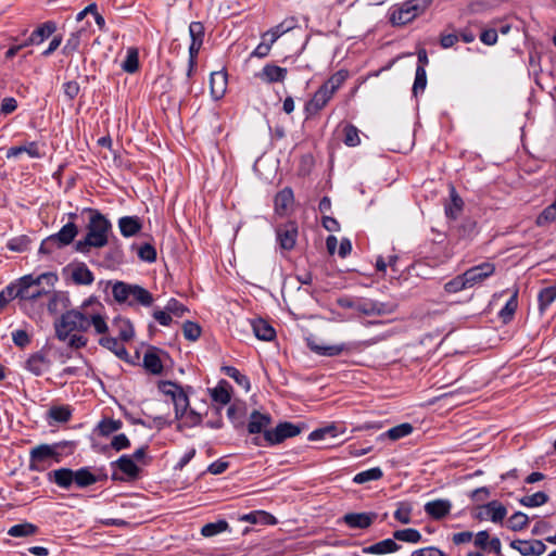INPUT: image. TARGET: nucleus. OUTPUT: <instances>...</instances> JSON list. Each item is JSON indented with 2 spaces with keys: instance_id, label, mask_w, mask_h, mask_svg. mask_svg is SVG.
<instances>
[{
  "instance_id": "7ed1b4c3",
  "label": "nucleus",
  "mask_w": 556,
  "mask_h": 556,
  "mask_svg": "<svg viewBox=\"0 0 556 556\" xmlns=\"http://www.w3.org/2000/svg\"><path fill=\"white\" fill-rule=\"evenodd\" d=\"M48 480L64 490H70L73 485H76L78 489H85L99 481L98 477L87 467L79 468L78 470L70 468L51 470L48 472Z\"/></svg>"
},
{
  "instance_id": "680f3d73",
  "label": "nucleus",
  "mask_w": 556,
  "mask_h": 556,
  "mask_svg": "<svg viewBox=\"0 0 556 556\" xmlns=\"http://www.w3.org/2000/svg\"><path fill=\"white\" fill-rule=\"evenodd\" d=\"M159 389L163 394L169 396L172 401L176 397L177 393L184 391L179 384L172 381H162L159 384Z\"/></svg>"
},
{
  "instance_id": "4be33fe9",
  "label": "nucleus",
  "mask_w": 556,
  "mask_h": 556,
  "mask_svg": "<svg viewBox=\"0 0 556 556\" xmlns=\"http://www.w3.org/2000/svg\"><path fill=\"white\" fill-rule=\"evenodd\" d=\"M400 548L401 545H399L393 539H386L369 546L363 547L362 552L364 554L384 555L397 552Z\"/></svg>"
},
{
  "instance_id": "2eb2a0df",
  "label": "nucleus",
  "mask_w": 556,
  "mask_h": 556,
  "mask_svg": "<svg viewBox=\"0 0 556 556\" xmlns=\"http://www.w3.org/2000/svg\"><path fill=\"white\" fill-rule=\"evenodd\" d=\"M307 345L311 351L314 353L320 355V356H338L342 354L343 352H349L352 350V344L348 343H340V344H332V345H323L318 344L313 340H307Z\"/></svg>"
},
{
  "instance_id": "72a5a7b5",
  "label": "nucleus",
  "mask_w": 556,
  "mask_h": 556,
  "mask_svg": "<svg viewBox=\"0 0 556 556\" xmlns=\"http://www.w3.org/2000/svg\"><path fill=\"white\" fill-rule=\"evenodd\" d=\"M413 430L414 428L410 424L404 422L389 429L388 431L382 433L380 438H389L392 441H396L399 439L409 435L413 432Z\"/></svg>"
},
{
  "instance_id": "3c124183",
  "label": "nucleus",
  "mask_w": 556,
  "mask_h": 556,
  "mask_svg": "<svg viewBox=\"0 0 556 556\" xmlns=\"http://www.w3.org/2000/svg\"><path fill=\"white\" fill-rule=\"evenodd\" d=\"M468 289L464 275H457L453 279L444 283V291L446 293H457Z\"/></svg>"
},
{
  "instance_id": "dca6fc26",
  "label": "nucleus",
  "mask_w": 556,
  "mask_h": 556,
  "mask_svg": "<svg viewBox=\"0 0 556 556\" xmlns=\"http://www.w3.org/2000/svg\"><path fill=\"white\" fill-rule=\"evenodd\" d=\"M333 91L323 84L319 89L314 93L311 101L306 104V110L309 113L320 111L327 105L330 99L333 97Z\"/></svg>"
},
{
  "instance_id": "20e7f679",
  "label": "nucleus",
  "mask_w": 556,
  "mask_h": 556,
  "mask_svg": "<svg viewBox=\"0 0 556 556\" xmlns=\"http://www.w3.org/2000/svg\"><path fill=\"white\" fill-rule=\"evenodd\" d=\"M21 300H37L50 293L58 281L54 273H43L39 276L25 275L17 279Z\"/></svg>"
},
{
  "instance_id": "a878e982",
  "label": "nucleus",
  "mask_w": 556,
  "mask_h": 556,
  "mask_svg": "<svg viewBox=\"0 0 556 556\" xmlns=\"http://www.w3.org/2000/svg\"><path fill=\"white\" fill-rule=\"evenodd\" d=\"M77 235V226L74 223L70 222L65 224L59 232L54 233L53 237L58 242V248H63L65 245L71 244Z\"/></svg>"
},
{
  "instance_id": "864d4df0",
  "label": "nucleus",
  "mask_w": 556,
  "mask_h": 556,
  "mask_svg": "<svg viewBox=\"0 0 556 556\" xmlns=\"http://www.w3.org/2000/svg\"><path fill=\"white\" fill-rule=\"evenodd\" d=\"M223 370L228 377L232 378L241 387L245 388L247 390L250 388L249 378L241 374L236 367L225 366L223 367Z\"/></svg>"
},
{
  "instance_id": "bf43d9fd",
  "label": "nucleus",
  "mask_w": 556,
  "mask_h": 556,
  "mask_svg": "<svg viewBox=\"0 0 556 556\" xmlns=\"http://www.w3.org/2000/svg\"><path fill=\"white\" fill-rule=\"evenodd\" d=\"M348 77V73L344 71H339L334 73L328 80H326L324 84L333 91V93L337 92V90L342 86L344 80Z\"/></svg>"
},
{
  "instance_id": "0eeeda50",
  "label": "nucleus",
  "mask_w": 556,
  "mask_h": 556,
  "mask_svg": "<svg viewBox=\"0 0 556 556\" xmlns=\"http://www.w3.org/2000/svg\"><path fill=\"white\" fill-rule=\"evenodd\" d=\"M59 444H40L30 450V469L39 470L40 466L49 459L60 462Z\"/></svg>"
},
{
  "instance_id": "423d86ee",
  "label": "nucleus",
  "mask_w": 556,
  "mask_h": 556,
  "mask_svg": "<svg viewBox=\"0 0 556 556\" xmlns=\"http://www.w3.org/2000/svg\"><path fill=\"white\" fill-rule=\"evenodd\" d=\"M301 427L292 422H281L274 430L265 431L263 438H254L253 443L260 446H270L279 444L288 438H293L301 433Z\"/></svg>"
},
{
  "instance_id": "13d9d810",
  "label": "nucleus",
  "mask_w": 556,
  "mask_h": 556,
  "mask_svg": "<svg viewBox=\"0 0 556 556\" xmlns=\"http://www.w3.org/2000/svg\"><path fill=\"white\" fill-rule=\"evenodd\" d=\"M138 256L141 261L153 263L156 260V250L155 248L150 243H143L138 249Z\"/></svg>"
},
{
  "instance_id": "5fc2aeb1",
  "label": "nucleus",
  "mask_w": 556,
  "mask_h": 556,
  "mask_svg": "<svg viewBox=\"0 0 556 556\" xmlns=\"http://www.w3.org/2000/svg\"><path fill=\"white\" fill-rule=\"evenodd\" d=\"M427 86V72L422 66H417L415 80L413 85V93L417 96L419 92H422Z\"/></svg>"
},
{
  "instance_id": "a211bd4d",
  "label": "nucleus",
  "mask_w": 556,
  "mask_h": 556,
  "mask_svg": "<svg viewBox=\"0 0 556 556\" xmlns=\"http://www.w3.org/2000/svg\"><path fill=\"white\" fill-rule=\"evenodd\" d=\"M101 336L102 337L98 341L99 345L111 351L119 359L130 363V355L128 351L126 350L124 344L118 342L117 338L105 337L104 334Z\"/></svg>"
},
{
  "instance_id": "4468645a",
  "label": "nucleus",
  "mask_w": 556,
  "mask_h": 556,
  "mask_svg": "<svg viewBox=\"0 0 556 556\" xmlns=\"http://www.w3.org/2000/svg\"><path fill=\"white\" fill-rule=\"evenodd\" d=\"M50 366V358L41 351L31 354L25 363V368L35 376H41L47 372Z\"/></svg>"
},
{
  "instance_id": "6ab92c4d",
  "label": "nucleus",
  "mask_w": 556,
  "mask_h": 556,
  "mask_svg": "<svg viewBox=\"0 0 556 556\" xmlns=\"http://www.w3.org/2000/svg\"><path fill=\"white\" fill-rule=\"evenodd\" d=\"M189 35L191 43L189 46V54L191 56H198L199 51L203 43L204 26L200 22H191L189 25Z\"/></svg>"
},
{
  "instance_id": "6e6d98bb",
  "label": "nucleus",
  "mask_w": 556,
  "mask_h": 556,
  "mask_svg": "<svg viewBox=\"0 0 556 556\" xmlns=\"http://www.w3.org/2000/svg\"><path fill=\"white\" fill-rule=\"evenodd\" d=\"M81 30L72 33L70 37L67 38L62 52L66 55H71L74 52H76L80 46V37H81Z\"/></svg>"
},
{
  "instance_id": "473e14b6",
  "label": "nucleus",
  "mask_w": 556,
  "mask_h": 556,
  "mask_svg": "<svg viewBox=\"0 0 556 556\" xmlns=\"http://www.w3.org/2000/svg\"><path fill=\"white\" fill-rule=\"evenodd\" d=\"M517 296L518 290H515L509 300L506 302L505 306L498 313V316L504 324L509 323L516 313L518 306Z\"/></svg>"
},
{
  "instance_id": "393cba45",
  "label": "nucleus",
  "mask_w": 556,
  "mask_h": 556,
  "mask_svg": "<svg viewBox=\"0 0 556 556\" xmlns=\"http://www.w3.org/2000/svg\"><path fill=\"white\" fill-rule=\"evenodd\" d=\"M71 278L76 285L89 286L93 282L94 276L85 263L76 264L71 269Z\"/></svg>"
},
{
  "instance_id": "774afa93",
  "label": "nucleus",
  "mask_w": 556,
  "mask_h": 556,
  "mask_svg": "<svg viewBox=\"0 0 556 556\" xmlns=\"http://www.w3.org/2000/svg\"><path fill=\"white\" fill-rule=\"evenodd\" d=\"M410 513L412 509L407 505H401L395 511H394V518L400 521L403 525H408L410 522Z\"/></svg>"
},
{
  "instance_id": "ea45409f",
  "label": "nucleus",
  "mask_w": 556,
  "mask_h": 556,
  "mask_svg": "<svg viewBox=\"0 0 556 556\" xmlns=\"http://www.w3.org/2000/svg\"><path fill=\"white\" fill-rule=\"evenodd\" d=\"M122 68L128 74H134L139 68V53L136 48H129L127 50L126 59L122 63Z\"/></svg>"
},
{
  "instance_id": "0e129e2a",
  "label": "nucleus",
  "mask_w": 556,
  "mask_h": 556,
  "mask_svg": "<svg viewBox=\"0 0 556 556\" xmlns=\"http://www.w3.org/2000/svg\"><path fill=\"white\" fill-rule=\"evenodd\" d=\"M134 336L135 331L132 325L128 320H121L118 338L124 342H128L134 338Z\"/></svg>"
},
{
  "instance_id": "cd10ccee",
  "label": "nucleus",
  "mask_w": 556,
  "mask_h": 556,
  "mask_svg": "<svg viewBox=\"0 0 556 556\" xmlns=\"http://www.w3.org/2000/svg\"><path fill=\"white\" fill-rule=\"evenodd\" d=\"M210 393L214 402L226 405L231 400V386L226 380H220L215 388L210 389Z\"/></svg>"
},
{
  "instance_id": "2f4dec72",
  "label": "nucleus",
  "mask_w": 556,
  "mask_h": 556,
  "mask_svg": "<svg viewBox=\"0 0 556 556\" xmlns=\"http://www.w3.org/2000/svg\"><path fill=\"white\" fill-rule=\"evenodd\" d=\"M38 532V527L30 522H23L12 526L8 530V534L13 538H26Z\"/></svg>"
},
{
  "instance_id": "603ef678",
  "label": "nucleus",
  "mask_w": 556,
  "mask_h": 556,
  "mask_svg": "<svg viewBox=\"0 0 556 556\" xmlns=\"http://www.w3.org/2000/svg\"><path fill=\"white\" fill-rule=\"evenodd\" d=\"M529 522V517L521 511L515 513L508 519V528L513 531H520L527 527Z\"/></svg>"
},
{
  "instance_id": "c9c22d12",
  "label": "nucleus",
  "mask_w": 556,
  "mask_h": 556,
  "mask_svg": "<svg viewBox=\"0 0 556 556\" xmlns=\"http://www.w3.org/2000/svg\"><path fill=\"white\" fill-rule=\"evenodd\" d=\"M211 92L218 99L220 98L226 89V75L223 72H215L211 75Z\"/></svg>"
},
{
  "instance_id": "e2e57ef3",
  "label": "nucleus",
  "mask_w": 556,
  "mask_h": 556,
  "mask_svg": "<svg viewBox=\"0 0 556 556\" xmlns=\"http://www.w3.org/2000/svg\"><path fill=\"white\" fill-rule=\"evenodd\" d=\"M29 242H30V240L27 236H20V237H15V238L11 239L8 242V248L11 251L24 252L27 250Z\"/></svg>"
},
{
  "instance_id": "c03bdc74",
  "label": "nucleus",
  "mask_w": 556,
  "mask_h": 556,
  "mask_svg": "<svg viewBox=\"0 0 556 556\" xmlns=\"http://www.w3.org/2000/svg\"><path fill=\"white\" fill-rule=\"evenodd\" d=\"M519 502L526 507H539L548 502V495L545 492L539 491L532 495L521 497Z\"/></svg>"
},
{
  "instance_id": "de8ad7c7",
  "label": "nucleus",
  "mask_w": 556,
  "mask_h": 556,
  "mask_svg": "<svg viewBox=\"0 0 556 556\" xmlns=\"http://www.w3.org/2000/svg\"><path fill=\"white\" fill-rule=\"evenodd\" d=\"M48 416L56 422H66L72 416V410L68 406H52L48 412Z\"/></svg>"
},
{
  "instance_id": "f3484780",
  "label": "nucleus",
  "mask_w": 556,
  "mask_h": 556,
  "mask_svg": "<svg viewBox=\"0 0 556 556\" xmlns=\"http://www.w3.org/2000/svg\"><path fill=\"white\" fill-rule=\"evenodd\" d=\"M287 68L280 67L275 64H266L256 77L267 84L281 83L287 77Z\"/></svg>"
},
{
  "instance_id": "4d7b16f0",
  "label": "nucleus",
  "mask_w": 556,
  "mask_h": 556,
  "mask_svg": "<svg viewBox=\"0 0 556 556\" xmlns=\"http://www.w3.org/2000/svg\"><path fill=\"white\" fill-rule=\"evenodd\" d=\"M184 337L189 341H197L201 336V327L193 321H186L182 325Z\"/></svg>"
},
{
  "instance_id": "052dcab7",
  "label": "nucleus",
  "mask_w": 556,
  "mask_h": 556,
  "mask_svg": "<svg viewBox=\"0 0 556 556\" xmlns=\"http://www.w3.org/2000/svg\"><path fill=\"white\" fill-rule=\"evenodd\" d=\"M348 77V73L344 71H339L334 73L328 80H326L324 84L333 91V93L337 92V90L342 86L344 80Z\"/></svg>"
},
{
  "instance_id": "4c0bfd02",
  "label": "nucleus",
  "mask_w": 556,
  "mask_h": 556,
  "mask_svg": "<svg viewBox=\"0 0 556 556\" xmlns=\"http://www.w3.org/2000/svg\"><path fill=\"white\" fill-rule=\"evenodd\" d=\"M144 368L153 375H160L163 371V365L159 355L154 352H147L143 356Z\"/></svg>"
},
{
  "instance_id": "aec40b11",
  "label": "nucleus",
  "mask_w": 556,
  "mask_h": 556,
  "mask_svg": "<svg viewBox=\"0 0 556 556\" xmlns=\"http://www.w3.org/2000/svg\"><path fill=\"white\" fill-rule=\"evenodd\" d=\"M452 504L448 500H434L425 504V511L433 519H442L450 514Z\"/></svg>"
},
{
  "instance_id": "bb28decb",
  "label": "nucleus",
  "mask_w": 556,
  "mask_h": 556,
  "mask_svg": "<svg viewBox=\"0 0 556 556\" xmlns=\"http://www.w3.org/2000/svg\"><path fill=\"white\" fill-rule=\"evenodd\" d=\"M251 326L254 334L260 340L271 341L276 336L275 329L264 319H253Z\"/></svg>"
},
{
  "instance_id": "58836bf2",
  "label": "nucleus",
  "mask_w": 556,
  "mask_h": 556,
  "mask_svg": "<svg viewBox=\"0 0 556 556\" xmlns=\"http://www.w3.org/2000/svg\"><path fill=\"white\" fill-rule=\"evenodd\" d=\"M422 539L421 533L414 528L396 530L393 532V540H399L407 543H418Z\"/></svg>"
},
{
  "instance_id": "338daca9",
  "label": "nucleus",
  "mask_w": 556,
  "mask_h": 556,
  "mask_svg": "<svg viewBox=\"0 0 556 556\" xmlns=\"http://www.w3.org/2000/svg\"><path fill=\"white\" fill-rule=\"evenodd\" d=\"M12 340L18 348H25L30 343L28 333L23 329H17L12 332Z\"/></svg>"
},
{
  "instance_id": "f8f14e48",
  "label": "nucleus",
  "mask_w": 556,
  "mask_h": 556,
  "mask_svg": "<svg viewBox=\"0 0 556 556\" xmlns=\"http://www.w3.org/2000/svg\"><path fill=\"white\" fill-rule=\"evenodd\" d=\"M510 546L522 556H541L546 549L545 544L540 540H515L510 543Z\"/></svg>"
},
{
  "instance_id": "b1692460",
  "label": "nucleus",
  "mask_w": 556,
  "mask_h": 556,
  "mask_svg": "<svg viewBox=\"0 0 556 556\" xmlns=\"http://www.w3.org/2000/svg\"><path fill=\"white\" fill-rule=\"evenodd\" d=\"M118 228L122 236L129 238L141 230L142 223L138 216H123L118 219Z\"/></svg>"
},
{
  "instance_id": "1a4fd4ad",
  "label": "nucleus",
  "mask_w": 556,
  "mask_h": 556,
  "mask_svg": "<svg viewBox=\"0 0 556 556\" xmlns=\"http://www.w3.org/2000/svg\"><path fill=\"white\" fill-rule=\"evenodd\" d=\"M299 228L295 222H288L277 227L276 236L279 247L290 251L295 247Z\"/></svg>"
},
{
  "instance_id": "09e8293b",
  "label": "nucleus",
  "mask_w": 556,
  "mask_h": 556,
  "mask_svg": "<svg viewBox=\"0 0 556 556\" xmlns=\"http://www.w3.org/2000/svg\"><path fill=\"white\" fill-rule=\"evenodd\" d=\"M122 428V421L112 418L102 419L98 425V430L101 435L108 437L111 433Z\"/></svg>"
},
{
  "instance_id": "49530a36",
  "label": "nucleus",
  "mask_w": 556,
  "mask_h": 556,
  "mask_svg": "<svg viewBox=\"0 0 556 556\" xmlns=\"http://www.w3.org/2000/svg\"><path fill=\"white\" fill-rule=\"evenodd\" d=\"M228 529V522L226 520H218L216 522H210L202 527L201 534L205 538L214 536Z\"/></svg>"
},
{
  "instance_id": "9b49d317",
  "label": "nucleus",
  "mask_w": 556,
  "mask_h": 556,
  "mask_svg": "<svg viewBox=\"0 0 556 556\" xmlns=\"http://www.w3.org/2000/svg\"><path fill=\"white\" fill-rule=\"evenodd\" d=\"M377 513H348L342 517V522L351 529H368L377 519Z\"/></svg>"
},
{
  "instance_id": "f03ea898",
  "label": "nucleus",
  "mask_w": 556,
  "mask_h": 556,
  "mask_svg": "<svg viewBox=\"0 0 556 556\" xmlns=\"http://www.w3.org/2000/svg\"><path fill=\"white\" fill-rule=\"evenodd\" d=\"M89 223L85 239L75 244L76 251L80 253L89 252L90 248H102L108 244V235L112 228L110 220L98 210L87 208Z\"/></svg>"
},
{
  "instance_id": "ddd939ff",
  "label": "nucleus",
  "mask_w": 556,
  "mask_h": 556,
  "mask_svg": "<svg viewBox=\"0 0 556 556\" xmlns=\"http://www.w3.org/2000/svg\"><path fill=\"white\" fill-rule=\"evenodd\" d=\"M396 308L393 303H382L377 301H365L356 306V309L364 315H389L392 314Z\"/></svg>"
},
{
  "instance_id": "f257e3e1",
  "label": "nucleus",
  "mask_w": 556,
  "mask_h": 556,
  "mask_svg": "<svg viewBox=\"0 0 556 556\" xmlns=\"http://www.w3.org/2000/svg\"><path fill=\"white\" fill-rule=\"evenodd\" d=\"M93 327L96 334L109 331L103 305L96 299L89 298L76 308L67 309L54 323L55 337L74 350L83 349L88 338L81 334Z\"/></svg>"
},
{
  "instance_id": "79ce46f5",
  "label": "nucleus",
  "mask_w": 556,
  "mask_h": 556,
  "mask_svg": "<svg viewBox=\"0 0 556 556\" xmlns=\"http://www.w3.org/2000/svg\"><path fill=\"white\" fill-rule=\"evenodd\" d=\"M15 298L20 299L18 281L10 283L0 292V312Z\"/></svg>"
},
{
  "instance_id": "39448f33",
  "label": "nucleus",
  "mask_w": 556,
  "mask_h": 556,
  "mask_svg": "<svg viewBox=\"0 0 556 556\" xmlns=\"http://www.w3.org/2000/svg\"><path fill=\"white\" fill-rule=\"evenodd\" d=\"M430 2L431 0H407L392 10L390 22L396 26L406 25L424 13Z\"/></svg>"
},
{
  "instance_id": "f704fd0d",
  "label": "nucleus",
  "mask_w": 556,
  "mask_h": 556,
  "mask_svg": "<svg viewBox=\"0 0 556 556\" xmlns=\"http://www.w3.org/2000/svg\"><path fill=\"white\" fill-rule=\"evenodd\" d=\"M132 290V285H128L123 281H117L113 285L112 294L115 301L118 303H128L130 299V292Z\"/></svg>"
},
{
  "instance_id": "7c9ffc66",
  "label": "nucleus",
  "mask_w": 556,
  "mask_h": 556,
  "mask_svg": "<svg viewBox=\"0 0 556 556\" xmlns=\"http://www.w3.org/2000/svg\"><path fill=\"white\" fill-rule=\"evenodd\" d=\"M293 191L291 188H283L275 197V210L279 214L285 212L293 202Z\"/></svg>"
},
{
  "instance_id": "c756f323",
  "label": "nucleus",
  "mask_w": 556,
  "mask_h": 556,
  "mask_svg": "<svg viewBox=\"0 0 556 556\" xmlns=\"http://www.w3.org/2000/svg\"><path fill=\"white\" fill-rule=\"evenodd\" d=\"M114 464L128 478L135 479L139 475V467L136 465L135 460L128 455H122Z\"/></svg>"
},
{
  "instance_id": "5701e85b",
  "label": "nucleus",
  "mask_w": 556,
  "mask_h": 556,
  "mask_svg": "<svg viewBox=\"0 0 556 556\" xmlns=\"http://www.w3.org/2000/svg\"><path fill=\"white\" fill-rule=\"evenodd\" d=\"M56 30L54 22L48 21L38 26L25 41V45H39L47 38H49Z\"/></svg>"
},
{
  "instance_id": "69168bd1",
  "label": "nucleus",
  "mask_w": 556,
  "mask_h": 556,
  "mask_svg": "<svg viewBox=\"0 0 556 556\" xmlns=\"http://www.w3.org/2000/svg\"><path fill=\"white\" fill-rule=\"evenodd\" d=\"M165 308L168 313H170V315H174L176 317L184 316V314L188 311V308L176 299H170L167 302Z\"/></svg>"
},
{
  "instance_id": "e433bc0d",
  "label": "nucleus",
  "mask_w": 556,
  "mask_h": 556,
  "mask_svg": "<svg viewBox=\"0 0 556 556\" xmlns=\"http://www.w3.org/2000/svg\"><path fill=\"white\" fill-rule=\"evenodd\" d=\"M383 477V472L380 467H374L356 473L353 478V482L356 484H363L369 481H377Z\"/></svg>"
},
{
  "instance_id": "a18cd8bd",
  "label": "nucleus",
  "mask_w": 556,
  "mask_h": 556,
  "mask_svg": "<svg viewBox=\"0 0 556 556\" xmlns=\"http://www.w3.org/2000/svg\"><path fill=\"white\" fill-rule=\"evenodd\" d=\"M463 200L462 198L455 192V189H452L451 192V203L445 206V214L450 218H457L458 214L460 213L463 208Z\"/></svg>"
},
{
  "instance_id": "37998d69",
  "label": "nucleus",
  "mask_w": 556,
  "mask_h": 556,
  "mask_svg": "<svg viewBox=\"0 0 556 556\" xmlns=\"http://www.w3.org/2000/svg\"><path fill=\"white\" fill-rule=\"evenodd\" d=\"M175 408L176 419L182 418L189 407V399L185 391L176 394V397L172 401Z\"/></svg>"
},
{
  "instance_id": "9d476101",
  "label": "nucleus",
  "mask_w": 556,
  "mask_h": 556,
  "mask_svg": "<svg viewBox=\"0 0 556 556\" xmlns=\"http://www.w3.org/2000/svg\"><path fill=\"white\" fill-rule=\"evenodd\" d=\"M506 514V507L501 502L494 500L479 507L477 518L480 520L490 519L492 522H502Z\"/></svg>"
},
{
  "instance_id": "a19ab883",
  "label": "nucleus",
  "mask_w": 556,
  "mask_h": 556,
  "mask_svg": "<svg viewBox=\"0 0 556 556\" xmlns=\"http://www.w3.org/2000/svg\"><path fill=\"white\" fill-rule=\"evenodd\" d=\"M556 300V285L542 289L539 292V308L544 312Z\"/></svg>"
},
{
  "instance_id": "8fccbe9b",
  "label": "nucleus",
  "mask_w": 556,
  "mask_h": 556,
  "mask_svg": "<svg viewBox=\"0 0 556 556\" xmlns=\"http://www.w3.org/2000/svg\"><path fill=\"white\" fill-rule=\"evenodd\" d=\"M358 132H359L358 129L354 125H352V124L345 125L343 128V134H344L343 142L348 147L358 146L361 143V138H359Z\"/></svg>"
},
{
  "instance_id": "6e6552de",
  "label": "nucleus",
  "mask_w": 556,
  "mask_h": 556,
  "mask_svg": "<svg viewBox=\"0 0 556 556\" xmlns=\"http://www.w3.org/2000/svg\"><path fill=\"white\" fill-rule=\"evenodd\" d=\"M494 271L495 265L493 263L485 262L470 267L465 273H463V275L469 289L491 277Z\"/></svg>"
},
{
  "instance_id": "c85d7f7f",
  "label": "nucleus",
  "mask_w": 556,
  "mask_h": 556,
  "mask_svg": "<svg viewBox=\"0 0 556 556\" xmlns=\"http://www.w3.org/2000/svg\"><path fill=\"white\" fill-rule=\"evenodd\" d=\"M135 303H139L143 306H150L153 303L152 294L146 290L144 288L132 285V290L130 292L129 305Z\"/></svg>"
},
{
  "instance_id": "412c9836",
  "label": "nucleus",
  "mask_w": 556,
  "mask_h": 556,
  "mask_svg": "<svg viewBox=\"0 0 556 556\" xmlns=\"http://www.w3.org/2000/svg\"><path fill=\"white\" fill-rule=\"evenodd\" d=\"M271 422V417L268 414H262L257 410H253L250 415V420L248 424V431L251 434L256 433H265L267 430V427Z\"/></svg>"
}]
</instances>
